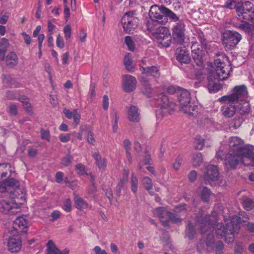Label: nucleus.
<instances>
[{"mask_svg": "<svg viewBox=\"0 0 254 254\" xmlns=\"http://www.w3.org/2000/svg\"><path fill=\"white\" fill-rule=\"evenodd\" d=\"M194 148L196 150H201L204 146V139L201 137H196L193 142Z\"/></svg>", "mask_w": 254, "mask_h": 254, "instance_id": "37998d69", "label": "nucleus"}, {"mask_svg": "<svg viewBox=\"0 0 254 254\" xmlns=\"http://www.w3.org/2000/svg\"><path fill=\"white\" fill-rule=\"evenodd\" d=\"M136 78L130 75H125L123 76V85L125 91L131 92L136 88Z\"/></svg>", "mask_w": 254, "mask_h": 254, "instance_id": "aec40b11", "label": "nucleus"}, {"mask_svg": "<svg viewBox=\"0 0 254 254\" xmlns=\"http://www.w3.org/2000/svg\"><path fill=\"white\" fill-rule=\"evenodd\" d=\"M142 182L145 187V188L149 191L153 187V184L152 180L150 178L147 177H144L142 180Z\"/></svg>", "mask_w": 254, "mask_h": 254, "instance_id": "09e8293b", "label": "nucleus"}, {"mask_svg": "<svg viewBox=\"0 0 254 254\" xmlns=\"http://www.w3.org/2000/svg\"><path fill=\"white\" fill-rule=\"evenodd\" d=\"M162 13L166 15V16L168 17L174 22H176L179 20V18L178 16L176 15L175 13H174L173 11H172L169 9L165 7H161Z\"/></svg>", "mask_w": 254, "mask_h": 254, "instance_id": "e433bc0d", "label": "nucleus"}, {"mask_svg": "<svg viewBox=\"0 0 254 254\" xmlns=\"http://www.w3.org/2000/svg\"><path fill=\"white\" fill-rule=\"evenodd\" d=\"M47 28L49 33L54 34L56 32V26L51 20H49L47 23Z\"/></svg>", "mask_w": 254, "mask_h": 254, "instance_id": "052dcab7", "label": "nucleus"}, {"mask_svg": "<svg viewBox=\"0 0 254 254\" xmlns=\"http://www.w3.org/2000/svg\"><path fill=\"white\" fill-rule=\"evenodd\" d=\"M64 38L66 40H68L71 36V27L69 24H66L63 28Z\"/></svg>", "mask_w": 254, "mask_h": 254, "instance_id": "8fccbe9b", "label": "nucleus"}, {"mask_svg": "<svg viewBox=\"0 0 254 254\" xmlns=\"http://www.w3.org/2000/svg\"><path fill=\"white\" fill-rule=\"evenodd\" d=\"M63 112L67 119H73L76 125L79 124L80 119V115L78 112L77 109H74L73 111H70L68 109H65L64 110Z\"/></svg>", "mask_w": 254, "mask_h": 254, "instance_id": "c85d7f7f", "label": "nucleus"}, {"mask_svg": "<svg viewBox=\"0 0 254 254\" xmlns=\"http://www.w3.org/2000/svg\"><path fill=\"white\" fill-rule=\"evenodd\" d=\"M124 61L127 69L130 72L133 71L134 66L133 64L132 54L130 53L126 54L125 56Z\"/></svg>", "mask_w": 254, "mask_h": 254, "instance_id": "473e14b6", "label": "nucleus"}, {"mask_svg": "<svg viewBox=\"0 0 254 254\" xmlns=\"http://www.w3.org/2000/svg\"><path fill=\"white\" fill-rule=\"evenodd\" d=\"M22 243L18 236L10 237L7 243L8 250L11 253H17L21 249Z\"/></svg>", "mask_w": 254, "mask_h": 254, "instance_id": "6ab92c4d", "label": "nucleus"}, {"mask_svg": "<svg viewBox=\"0 0 254 254\" xmlns=\"http://www.w3.org/2000/svg\"><path fill=\"white\" fill-rule=\"evenodd\" d=\"M216 55L221 56V59L217 58L214 60L215 72L219 80H225L229 77L231 67L229 64L225 63V61L227 59L223 54H217Z\"/></svg>", "mask_w": 254, "mask_h": 254, "instance_id": "423d86ee", "label": "nucleus"}, {"mask_svg": "<svg viewBox=\"0 0 254 254\" xmlns=\"http://www.w3.org/2000/svg\"><path fill=\"white\" fill-rule=\"evenodd\" d=\"M13 228L17 233H26L28 228V222L23 216L17 217L13 223Z\"/></svg>", "mask_w": 254, "mask_h": 254, "instance_id": "f3484780", "label": "nucleus"}, {"mask_svg": "<svg viewBox=\"0 0 254 254\" xmlns=\"http://www.w3.org/2000/svg\"><path fill=\"white\" fill-rule=\"evenodd\" d=\"M182 159L180 156H178L175 161V162L173 164V168L176 170H178L181 166L182 163Z\"/></svg>", "mask_w": 254, "mask_h": 254, "instance_id": "69168bd1", "label": "nucleus"}, {"mask_svg": "<svg viewBox=\"0 0 254 254\" xmlns=\"http://www.w3.org/2000/svg\"><path fill=\"white\" fill-rule=\"evenodd\" d=\"M167 216L170 219V220L174 223H179L182 222V219L178 217L176 215L171 212L167 213Z\"/></svg>", "mask_w": 254, "mask_h": 254, "instance_id": "5fc2aeb1", "label": "nucleus"}, {"mask_svg": "<svg viewBox=\"0 0 254 254\" xmlns=\"http://www.w3.org/2000/svg\"><path fill=\"white\" fill-rule=\"evenodd\" d=\"M238 27L249 35L252 34L254 31V25L245 21L240 24Z\"/></svg>", "mask_w": 254, "mask_h": 254, "instance_id": "c9c22d12", "label": "nucleus"}, {"mask_svg": "<svg viewBox=\"0 0 254 254\" xmlns=\"http://www.w3.org/2000/svg\"><path fill=\"white\" fill-rule=\"evenodd\" d=\"M139 69L142 73L146 74L148 76H151L156 78H158L160 76L159 70L155 66H148L146 68L140 66Z\"/></svg>", "mask_w": 254, "mask_h": 254, "instance_id": "393cba45", "label": "nucleus"}, {"mask_svg": "<svg viewBox=\"0 0 254 254\" xmlns=\"http://www.w3.org/2000/svg\"><path fill=\"white\" fill-rule=\"evenodd\" d=\"M185 25L182 21L176 23L173 28V36L177 43L182 44L185 40Z\"/></svg>", "mask_w": 254, "mask_h": 254, "instance_id": "4468645a", "label": "nucleus"}, {"mask_svg": "<svg viewBox=\"0 0 254 254\" xmlns=\"http://www.w3.org/2000/svg\"><path fill=\"white\" fill-rule=\"evenodd\" d=\"M206 240V245L207 250L209 252L212 251L214 248H216V253L221 254L223 249V244L222 242L218 241L215 243L213 234H207Z\"/></svg>", "mask_w": 254, "mask_h": 254, "instance_id": "2eb2a0df", "label": "nucleus"}, {"mask_svg": "<svg viewBox=\"0 0 254 254\" xmlns=\"http://www.w3.org/2000/svg\"><path fill=\"white\" fill-rule=\"evenodd\" d=\"M211 194L210 190L206 187H204L201 193V198L204 201H208Z\"/></svg>", "mask_w": 254, "mask_h": 254, "instance_id": "49530a36", "label": "nucleus"}, {"mask_svg": "<svg viewBox=\"0 0 254 254\" xmlns=\"http://www.w3.org/2000/svg\"><path fill=\"white\" fill-rule=\"evenodd\" d=\"M224 155L223 151L221 149L216 153V157L221 160L224 159L225 166L228 169H235L240 163L247 166H254V155H243L228 151L224 157Z\"/></svg>", "mask_w": 254, "mask_h": 254, "instance_id": "7ed1b4c3", "label": "nucleus"}, {"mask_svg": "<svg viewBox=\"0 0 254 254\" xmlns=\"http://www.w3.org/2000/svg\"><path fill=\"white\" fill-rule=\"evenodd\" d=\"M242 17L244 19H254V5L250 1L244 2V11Z\"/></svg>", "mask_w": 254, "mask_h": 254, "instance_id": "4be33fe9", "label": "nucleus"}, {"mask_svg": "<svg viewBox=\"0 0 254 254\" xmlns=\"http://www.w3.org/2000/svg\"><path fill=\"white\" fill-rule=\"evenodd\" d=\"M218 101L223 104L220 108L222 115L227 118H231L236 114L245 115L249 113L250 110V106L248 102L229 101L228 97L225 95L219 98Z\"/></svg>", "mask_w": 254, "mask_h": 254, "instance_id": "f03ea898", "label": "nucleus"}, {"mask_svg": "<svg viewBox=\"0 0 254 254\" xmlns=\"http://www.w3.org/2000/svg\"><path fill=\"white\" fill-rule=\"evenodd\" d=\"M161 12H162L161 8L154 5L150 7L149 15L152 20L159 23L165 24L167 22V19L160 14Z\"/></svg>", "mask_w": 254, "mask_h": 254, "instance_id": "dca6fc26", "label": "nucleus"}, {"mask_svg": "<svg viewBox=\"0 0 254 254\" xmlns=\"http://www.w3.org/2000/svg\"><path fill=\"white\" fill-rule=\"evenodd\" d=\"M243 206L246 210L249 211L254 207V202L252 199L246 198L243 201Z\"/></svg>", "mask_w": 254, "mask_h": 254, "instance_id": "c03bdc74", "label": "nucleus"}, {"mask_svg": "<svg viewBox=\"0 0 254 254\" xmlns=\"http://www.w3.org/2000/svg\"><path fill=\"white\" fill-rule=\"evenodd\" d=\"M17 63V57L13 52H10L6 57V64L10 67L15 66Z\"/></svg>", "mask_w": 254, "mask_h": 254, "instance_id": "72a5a7b5", "label": "nucleus"}, {"mask_svg": "<svg viewBox=\"0 0 254 254\" xmlns=\"http://www.w3.org/2000/svg\"><path fill=\"white\" fill-rule=\"evenodd\" d=\"M244 115H238L232 121L231 124V127L234 129H237L240 127L245 119L244 118Z\"/></svg>", "mask_w": 254, "mask_h": 254, "instance_id": "f704fd0d", "label": "nucleus"}, {"mask_svg": "<svg viewBox=\"0 0 254 254\" xmlns=\"http://www.w3.org/2000/svg\"><path fill=\"white\" fill-rule=\"evenodd\" d=\"M75 168L77 170V173L81 175L86 174L85 166L81 163H78L75 166Z\"/></svg>", "mask_w": 254, "mask_h": 254, "instance_id": "13d9d810", "label": "nucleus"}, {"mask_svg": "<svg viewBox=\"0 0 254 254\" xmlns=\"http://www.w3.org/2000/svg\"><path fill=\"white\" fill-rule=\"evenodd\" d=\"M137 18L134 16L133 11L127 12L122 19L124 30L127 33H131L134 31L138 25Z\"/></svg>", "mask_w": 254, "mask_h": 254, "instance_id": "9d476101", "label": "nucleus"}, {"mask_svg": "<svg viewBox=\"0 0 254 254\" xmlns=\"http://www.w3.org/2000/svg\"><path fill=\"white\" fill-rule=\"evenodd\" d=\"M87 141L92 145H94L96 142L94 136V133L89 130L87 131Z\"/></svg>", "mask_w": 254, "mask_h": 254, "instance_id": "4d7b16f0", "label": "nucleus"}, {"mask_svg": "<svg viewBox=\"0 0 254 254\" xmlns=\"http://www.w3.org/2000/svg\"><path fill=\"white\" fill-rule=\"evenodd\" d=\"M63 208L66 212H69L71 210V200L69 198L64 200Z\"/></svg>", "mask_w": 254, "mask_h": 254, "instance_id": "bf43d9fd", "label": "nucleus"}, {"mask_svg": "<svg viewBox=\"0 0 254 254\" xmlns=\"http://www.w3.org/2000/svg\"><path fill=\"white\" fill-rule=\"evenodd\" d=\"M131 190L133 193H136L137 190L138 179L135 174H131Z\"/></svg>", "mask_w": 254, "mask_h": 254, "instance_id": "79ce46f5", "label": "nucleus"}, {"mask_svg": "<svg viewBox=\"0 0 254 254\" xmlns=\"http://www.w3.org/2000/svg\"><path fill=\"white\" fill-rule=\"evenodd\" d=\"M205 50L202 49H194L192 50V57L193 59L195 61L196 64L201 66L203 64V57L205 53Z\"/></svg>", "mask_w": 254, "mask_h": 254, "instance_id": "bb28decb", "label": "nucleus"}, {"mask_svg": "<svg viewBox=\"0 0 254 254\" xmlns=\"http://www.w3.org/2000/svg\"><path fill=\"white\" fill-rule=\"evenodd\" d=\"M93 156L98 168L100 169L104 170L107 166L106 159L102 158L98 152L94 153Z\"/></svg>", "mask_w": 254, "mask_h": 254, "instance_id": "c756f323", "label": "nucleus"}, {"mask_svg": "<svg viewBox=\"0 0 254 254\" xmlns=\"http://www.w3.org/2000/svg\"><path fill=\"white\" fill-rule=\"evenodd\" d=\"M222 38L225 47H233L241 40L242 36L236 31L226 30L223 33Z\"/></svg>", "mask_w": 254, "mask_h": 254, "instance_id": "9b49d317", "label": "nucleus"}, {"mask_svg": "<svg viewBox=\"0 0 254 254\" xmlns=\"http://www.w3.org/2000/svg\"><path fill=\"white\" fill-rule=\"evenodd\" d=\"M93 251L95 254H108L106 251L102 250L99 246H95L93 249Z\"/></svg>", "mask_w": 254, "mask_h": 254, "instance_id": "774afa93", "label": "nucleus"}, {"mask_svg": "<svg viewBox=\"0 0 254 254\" xmlns=\"http://www.w3.org/2000/svg\"><path fill=\"white\" fill-rule=\"evenodd\" d=\"M219 177V173L216 166L209 165L206 167V172L203 175V179L206 183L212 186L214 182L217 181Z\"/></svg>", "mask_w": 254, "mask_h": 254, "instance_id": "f8f14e48", "label": "nucleus"}, {"mask_svg": "<svg viewBox=\"0 0 254 254\" xmlns=\"http://www.w3.org/2000/svg\"><path fill=\"white\" fill-rule=\"evenodd\" d=\"M208 88L209 90V91L212 92H216L220 90L222 86L220 83H214L212 81H209L208 83Z\"/></svg>", "mask_w": 254, "mask_h": 254, "instance_id": "a19ab883", "label": "nucleus"}, {"mask_svg": "<svg viewBox=\"0 0 254 254\" xmlns=\"http://www.w3.org/2000/svg\"><path fill=\"white\" fill-rule=\"evenodd\" d=\"M19 187V183L13 178L3 181L0 185V192H9L11 193Z\"/></svg>", "mask_w": 254, "mask_h": 254, "instance_id": "a211bd4d", "label": "nucleus"}, {"mask_svg": "<svg viewBox=\"0 0 254 254\" xmlns=\"http://www.w3.org/2000/svg\"><path fill=\"white\" fill-rule=\"evenodd\" d=\"M217 213L213 211L211 216L208 215L198 222L201 234L210 233L215 225L217 236L219 238H225L227 243L234 241L235 234L238 233L240 229V218L236 215L233 216L230 220H225V224L217 223Z\"/></svg>", "mask_w": 254, "mask_h": 254, "instance_id": "f257e3e1", "label": "nucleus"}, {"mask_svg": "<svg viewBox=\"0 0 254 254\" xmlns=\"http://www.w3.org/2000/svg\"><path fill=\"white\" fill-rule=\"evenodd\" d=\"M203 162V155L200 152H195L192 154L191 163L194 167L199 166Z\"/></svg>", "mask_w": 254, "mask_h": 254, "instance_id": "2f4dec72", "label": "nucleus"}, {"mask_svg": "<svg viewBox=\"0 0 254 254\" xmlns=\"http://www.w3.org/2000/svg\"><path fill=\"white\" fill-rule=\"evenodd\" d=\"M169 212L166 211L164 207H161L156 208L154 211L153 213L155 216L159 218L164 226H169V221L166 220H164V218L165 216H167V213H169Z\"/></svg>", "mask_w": 254, "mask_h": 254, "instance_id": "a878e982", "label": "nucleus"}, {"mask_svg": "<svg viewBox=\"0 0 254 254\" xmlns=\"http://www.w3.org/2000/svg\"><path fill=\"white\" fill-rule=\"evenodd\" d=\"M126 171V177H124V178L119 182L116 187V194L117 196L119 197L121 196L122 190L123 188L124 185L127 182V180L129 172L128 170Z\"/></svg>", "mask_w": 254, "mask_h": 254, "instance_id": "58836bf2", "label": "nucleus"}, {"mask_svg": "<svg viewBox=\"0 0 254 254\" xmlns=\"http://www.w3.org/2000/svg\"><path fill=\"white\" fill-rule=\"evenodd\" d=\"M151 88L149 84H148L147 83H146L142 89V91L144 94H146L147 96H149L151 93Z\"/></svg>", "mask_w": 254, "mask_h": 254, "instance_id": "0e129e2a", "label": "nucleus"}, {"mask_svg": "<svg viewBox=\"0 0 254 254\" xmlns=\"http://www.w3.org/2000/svg\"><path fill=\"white\" fill-rule=\"evenodd\" d=\"M19 96V93L17 91H7L6 97L9 100H14Z\"/></svg>", "mask_w": 254, "mask_h": 254, "instance_id": "603ef678", "label": "nucleus"}, {"mask_svg": "<svg viewBox=\"0 0 254 254\" xmlns=\"http://www.w3.org/2000/svg\"><path fill=\"white\" fill-rule=\"evenodd\" d=\"M21 102L25 111L28 113H32V109L31 104L29 102V99L26 96H21L18 98Z\"/></svg>", "mask_w": 254, "mask_h": 254, "instance_id": "4c0bfd02", "label": "nucleus"}, {"mask_svg": "<svg viewBox=\"0 0 254 254\" xmlns=\"http://www.w3.org/2000/svg\"><path fill=\"white\" fill-rule=\"evenodd\" d=\"M197 176V172L194 170H192L188 174V177L190 181L193 182L196 180Z\"/></svg>", "mask_w": 254, "mask_h": 254, "instance_id": "e2e57ef3", "label": "nucleus"}, {"mask_svg": "<svg viewBox=\"0 0 254 254\" xmlns=\"http://www.w3.org/2000/svg\"><path fill=\"white\" fill-rule=\"evenodd\" d=\"M103 108L105 110H107L108 109L109 105V99L107 95H105L103 97L102 101Z\"/></svg>", "mask_w": 254, "mask_h": 254, "instance_id": "680f3d73", "label": "nucleus"}, {"mask_svg": "<svg viewBox=\"0 0 254 254\" xmlns=\"http://www.w3.org/2000/svg\"><path fill=\"white\" fill-rule=\"evenodd\" d=\"M186 232L189 239L191 240L194 238V235L196 234V231L193 226H192L190 223L188 224L187 227Z\"/></svg>", "mask_w": 254, "mask_h": 254, "instance_id": "a18cd8bd", "label": "nucleus"}, {"mask_svg": "<svg viewBox=\"0 0 254 254\" xmlns=\"http://www.w3.org/2000/svg\"><path fill=\"white\" fill-rule=\"evenodd\" d=\"M177 96L180 103V110L185 114L192 115L197 107L190 103V94L186 89L178 88Z\"/></svg>", "mask_w": 254, "mask_h": 254, "instance_id": "20e7f679", "label": "nucleus"}, {"mask_svg": "<svg viewBox=\"0 0 254 254\" xmlns=\"http://www.w3.org/2000/svg\"><path fill=\"white\" fill-rule=\"evenodd\" d=\"M179 50L176 52L177 60L182 64H187L190 61V57L188 51L186 49H179Z\"/></svg>", "mask_w": 254, "mask_h": 254, "instance_id": "cd10ccee", "label": "nucleus"}, {"mask_svg": "<svg viewBox=\"0 0 254 254\" xmlns=\"http://www.w3.org/2000/svg\"><path fill=\"white\" fill-rule=\"evenodd\" d=\"M87 36V34L86 30L81 29L77 33V38L79 42L83 43L85 42Z\"/></svg>", "mask_w": 254, "mask_h": 254, "instance_id": "de8ad7c7", "label": "nucleus"}, {"mask_svg": "<svg viewBox=\"0 0 254 254\" xmlns=\"http://www.w3.org/2000/svg\"><path fill=\"white\" fill-rule=\"evenodd\" d=\"M75 205L76 208L79 210L87 209L88 207V204L81 197L78 195L74 193Z\"/></svg>", "mask_w": 254, "mask_h": 254, "instance_id": "7c9ffc66", "label": "nucleus"}, {"mask_svg": "<svg viewBox=\"0 0 254 254\" xmlns=\"http://www.w3.org/2000/svg\"><path fill=\"white\" fill-rule=\"evenodd\" d=\"M153 39L156 40L161 46L168 48L170 46L171 38L169 30L163 26H159L153 32Z\"/></svg>", "mask_w": 254, "mask_h": 254, "instance_id": "6e6552de", "label": "nucleus"}, {"mask_svg": "<svg viewBox=\"0 0 254 254\" xmlns=\"http://www.w3.org/2000/svg\"><path fill=\"white\" fill-rule=\"evenodd\" d=\"M127 117L130 122L137 123L140 121V113L136 106L131 105L128 108Z\"/></svg>", "mask_w": 254, "mask_h": 254, "instance_id": "5701e85b", "label": "nucleus"}, {"mask_svg": "<svg viewBox=\"0 0 254 254\" xmlns=\"http://www.w3.org/2000/svg\"><path fill=\"white\" fill-rule=\"evenodd\" d=\"M228 151L241 153L243 155H254V152L250 147L244 145L243 140L238 136H232L228 140Z\"/></svg>", "mask_w": 254, "mask_h": 254, "instance_id": "39448f33", "label": "nucleus"}, {"mask_svg": "<svg viewBox=\"0 0 254 254\" xmlns=\"http://www.w3.org/2000/svg\"><path fill=\"white\" fill-rule=\"evenodd\" d=\"M157 103L160 106V109L156 111V117L158 119H161L166 112L169 114H172L176 107V104L169 101L168 97L163 94L159 95Z\"/></svg>", "mask_w": 254, "mask_h": 254, "instance_id": "0eeeda50", "label": "nucleus"}, {"mask_svg": "<svg viewBox=\"0 0 254 254\" xmlns=\"http://www.w3.org/2000/svg\"><path fill=\"white\" fill-rule=\"evenodd\" d=\"M72 157L69 154H66L61 160V164L64 166H69L72 162Z\"/></svg>", "mask_w": 254, "mask_h": 254, "instance_id": "3c124183", "label": "nucleus"}, {"mask_svg": "<svg viewBox=\"0 0 254 254\" xmlns=\"http://www.w3.org/2000/svg\"><path fill=\"white\" fill-rule=\"evenodd\" d=\"M229 101L236 102H246L245 100L248 97V92L245 85L236 86L233 89V93L226 95Z\"/></svg>", "mask_w": 254, "mask_h": 254, "instance_id": "1a4fd4ad", "label": "nucleus"}, {"mask_svg": "<svg viewBox=\"0 0 254 254\" xmlns=\"http://www.w3.org/2000/svg\"><path fill=\"white\" fill-rule=\"evenodd\" d=\"M46 246L47 254H69V250L65 249L61 251L52 240L49 241Z\"/></svg>", "mask_w": 254, "mask_h": 254, "instance_id": "b1692460", "label": "nucleus"}, {"mask_svg": "<svg viewBox=\"0 0 254 254\" xmlns=\"http://www.w3.org/2000/svg\"><path fill=\"white\" fill-rule=\"evenodd\" d=\"M167 216L170 219V220L174 223H179L182 222V219L178 217L176 215L171 212L167 213Z\"/></svg>", "mask_w": 254, "mask_h": 254, "instance_id": "864d4df0", "label": "nucleus"}, {"mask_svg": "<svg viewBox=\"0 0 254 254\" xmlns=\"http://www.w3.org/2000/svg\"><path fill=\"white\" fill-rule=\"evenodd\" d=\"M41 137L43 139L50 140V132L47 130L42 129L41 130Z\"/></svg>", "mask_w": 254, "mask_h": 254, "instance_id": "338daca9", "label": "nucleus"}, {"mask_svg": "<svg viewBox=\"0 0 254 254\" xmlns=\"http://www.w3.org/2000/svg\"><path fill=\"white\" fill-rule=\"evenodd\" d=\"M244 3L236 0H227L225 3V7L230 9H235L239 17L243 15Z\"/></svg>", "mask_w": 254, "mask_h": 254, "instance_id": "412c9836", "label": "nucleus"}, {"mask_svg": "<svg viewBox=\"0 0 254 254\" xmlns=\"http://www.w3.org/2000/svg\"><path fill=\"white\" fill-rule=\"evenodd\" d=\"M19 209L18 205L12 201L2 200L0 201V212L3 213L14 214Z\"/></svg>", "mask_w": 254, "mask_h": 254, "instance_id": "ddd939ff", "label": "nucleus"}, {"mask_svg": "<svg viewBox=\"0 0 254 254\" xmlns=\"http://www.w3.org/2000/svg\"><path fill=\"white\" fill-rule=\"evenodd\" d=\"M10 165L9 164H0V182L2 178L6 177Z\"/></svg>", "mask_w": 254, "mask_h": 254, "instance_id": "ea45409f", "label": "nucleus"}, {"mask_svg": "<svg viewBox=\"0 0 254 254\" xmlns=\"http://www.w3.org/2000/svg\"><path fill=\"white\" fill-rule=\"evenodd\" d=\"M125 42L128 48H134L135 46H137L135 44V42L133 40L130 36H126L125 37Z\"/></svg>", "mask_w": 254, "mask_h": 254, "instance_id": "6e6d98bb", "label": "nucleus"}]
</instances>
